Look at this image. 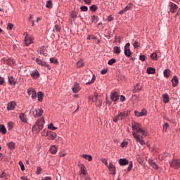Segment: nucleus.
Instances as JSON below:
<instances>
[{
	"label": "nucleus",
	"mask_w": 180,
	"mask_h": 180,
	"mask_svg": "<svg viewBox=\"0 0 180 180\" xmlns=\"http://www.w3.org/2000/svg\"><path fill=\"white\" fill-rule=\"evenodd\" d=\"M132 132L134 139H135L136 143H140L141 146H144V137L147 136L146 131L141 129V125L137 122L132 123Z\"/></svg>",
	"instance_id": "obj_1"
},
{
	"label": "nucleus",
	"mask_w": 180,
	"mask_h": 180,
	"mask_svg": "<svg viewBox=\"0 0 180 180\" xmlns=\"http://www.w3.org/2000/svg\"><path fill=\"white\" fill-rule=\"evenodd\" d=\"M44 124V120H39L36 122L35 124L32 127V130L36 133H40L41 130H43V126Z\"/></svg>",
	"instance_id": "obj_2"
},
{
	"label": "nucleus",
	"mask_w": 180,
	"mask_h": 180,
	"mask_svg": "<svg viewBox=\"0 0 180 180\" xmlns=\"http://www.w3.org/2000/svg\"><path fill=\"white\" fill-rule=\"evenodd\" d=\"M170 167L172 168H174L175 169H178L180 167V160L173 159L169 162Z\"/></svg>",
	"instance_id": "obj_3"
},
{
	"label": "nucleus",
	"mask_w": 180,
	"mask_h": 180,
	"mask_svg": "<svg viewBox=\"0 0 180 180\" xmlns=\"http://www.w3.org/2000/svg\"><path fill=\"white\" fill-rule=\"evenodd\" d=\"M32 112L34 117H40L41 115H43V110L42 109H34L33 110H30Z\"/></svg>",
	"instance_id": "obj_4"
},
{
	"label": "nucleus",
	"mask_w": 180,
	"mask_h": 180,
	"mask_svg": "<svg viewBox=\"0 0 180 180\" xmlns=\"http://www.w3.org/2000/svg\"><path fill=\"white\" fill-rule=\"evenodd\" d=\"M36 63H38L39 65H41V67H46L48 70H51V67L50 65L47 64L46 62L40 60L39 58H36Z\"/></svg>",
	"instance_id": "obj_5"
},
{
	"label": "nucleus",
	"mask_w": 180,
	"mask_h": 180,
	"mask_svg": "<svg viewBox=\"0 0 180 180\" xmlns=\"http://www.w3.org/2000/svg\"><path fill=\"white\" fill-rule=\"evenodd\" d=\"M27 94L32 99H36L37 98V93H36V90L33 88H30L27 89Z\"/></svg>",
	"instance_id": "obj_6"
},
{
	"label": "nucleus",
	"mask_w": 180,
	"mask_h": 180,
	"mask_svg": "<svg viewBox=\"0 0 180 180\" xmlns=\"http://www.w3.org/2000/svg\"><path fill=\"white\" fill-rule=\"evenodd\" d=\"M110 99L112 102H117V101H119V93L116 91L112 92L110 94Z\"/></svg>",
	"instance_id": "obj_7"
},
{
	"label": "nucleus",
	"mask_w": 180,
	"mask_h": 180,
	"mask_svg": "<svg viewBox=\"0 0 180 180\" xmlns=\"http://www.w3.org/2000/svg\"><path fill=\"white\" fill-rule=\"evenodd\" d=\"M101 96L98 94V93H94L93 96H89V101L92 102H98V100L101 99Z\"/></svg>",
	"instance_id": "obj_8"
},
{
	"label": "nucleus",
	"mask_w": 180,
	"mask_h": 180,
	"mask_svg": "<svg viewBox=\"0 0 180 180\" xmlns=\"http://www.w3.org/2000/svg\"><path fill=\"white\" fill-rule=\"evenodd\" d=\"M81 91V87L79 86V84L78 82H75L72 86V92L74 94H78Z\"/></svg>",
	"instance_id": "obj_9"
},
{
	"label": "nucleus",
	"mask_w": 180,
	"mask_h": 180,
	"mask_svg": "<svg viewBox=\"0 0 180 180\" xmlns=\"http://www.w3.org/2000/svg\"><path fill=\"white\" fill-rule=\"evenodd\" d=\"M46 134L49 140H54V139L57 137V134L51 131H49V132L46 133Z\"/></svg>",
	"instance_id": "obj_10"
},
{
	"label": "nucleus",
	"mask_w": 180,
	"mask_h": 180,
	"mask_svg": "<svg viewBox=\"0 0 180 180\" xmlns=\"http://www.w3.org/2000/svg\"><path fill=\"white\" fill-rule=\"evenodd\" d=\"M30 75L32 77L34 78V79H37V78L40 77V73H39V71L37 70V69H36L31 72Z\"/></svg>",
	"instance_id": "obj_11"
},
{
	"label": "nucleus",
	"mask_w": 180,
	"mask_h": 180,
	"mask_svg": "<svg viewBox=\"0 0 180 180\" xmlns=\"http://www.w3.org/2000/svg\"><path fill=\"white\" fill-rule=\"evenodd\" d=\"M118 162L121 167H124V165H129V160L126 158H120Z\"/></svg>",
	"instance_id": "obj_12"
},
{
	"label": "nucleus",
	"mask_w": 180,
	"mask_h": 180,
	"mask_svg": "<svg viewBox=\"0 0 180 180\" xmlns=\"http://www.w3.org/2000/svg\"><path fill=\"white\" fill-rule=\"evenodd\" d=\"M147 115V110L143 109L141 112L135 111V116L137 117H141V116H146Z\"/></svg>",
	"instance_id": "obj_13"
},
{
	"label": "nucleus",
	"mask_w": 180,
	"mask_h": 180,
	"mask_svg": "<svg viewBox=\"0 0 180 180\" xmlns=\"http://www.w3.org/2000/svg\"><path fill=\"white\" fill-rule=\"evenodd\" d=\"M19 118L22 123H27V117L25 115V113L21 112L19 115Z\"/></svg>",
	"instance_id": "obj_14"
},
{
	"label": "nucleus",
	"mask_w": 180,
	"mask_h": 180,
	"mask_svg": "<svg viewBox=\"0 0 180 180\" xmlns=\"http://www.w3.org/2000/svg\"><path fill=\"white\" fill-rule=\"evenodd\" d=\"M107 167L108 168V169H111L112 171V172L111 173L112 175H116V167H115V165H113V164H112V162H110V164L108 165Z\"/></svg>",
	"instance_id": "obj_15"
},
{
	"label": "nucleus",
	"mask_w": 180,
	"mask_h": 180,
	"mask_svg": "<svg viewBox=\"0 0 180 180\" xmlns=\"http://www.w3.org/2000/svg\"><path fill=\"white\" fill-rule=\"evenodd\" d=\"M172 86L175 88V86H178V84H179V79H178V77L174 76V77L172 79Z\"/></svg>",
	"instance_id": "obj_16"
},
{
	"label": "nucleus",
	"mask_w": 180,
	"mask_h": 180,
	"mask_svg": "<svg viewBox=\"0 0 180 180\" xmlns=\"http://www.w3.org/2000/svg\"><path fill=\"white\" fill-rule=\"evenodd\" d=\"M15 106H16V103L15 101L8 103L7 105V110H13V109H15Z\"/></svg>",
	"instance_id": "obj_17"
},
{
	"label": "nucleus",
	"mask_w": 180,
	"mask_h": 180,
	"mask_svg": "<svg viewBox=\"0 0 180 180\" xmlns=\"http://www.w3.org/2000/svg\"><path fill=\"white\" fill-rule=\"evenodd\" d=\"M39 54H42L44 57H47V51L46 50V47L41 46L39 49Z\"/></svg>",
	"instance_id": "obj_18"
},
{
	"label": "nucleus",
	"mask_w": 180,
	"mask_h": 180,
	"mask_svg": "<svg viewBox=\"0 0 180 180\" xmlns=\"http://www.w3.org/2000/svg\"><path fill=\"white\" fill-rule=\"evenodd\" d=\"M120 116V120H124L127 116H129V111H124L119 113Z\"/></svg>",
	"instance_id": "obj_19"
},
{
	"label": "nucleus",
	"mask_w": 180,
	"mask_h": 180,
	"mask_svg": "<svg viewBox=\"0 0 180 180\" xmlns=\"http://www.w3.org/2000/svg\"><path fill=\"white\" fill-rule=\"evenodd\" d=\"M170 11L172 12V13H175L176 12V10L178 9V6L174 3H172L169 5Z\"/></svg>",
	"instance_id": "obj_20"
},
{
	"label": "nucleus",
	"mask_w": 180,
	"mask_h": 180,
	"mask_svg": "<svg viewBox=\"0 0 180 180\" xmlns=\"http://www.w3.org/2000/svg\"><path fill=\"white\" fill-rule=\"evenodd\" d=\"M124 54L126 57H131V51H130V48H124Z\"/></svg>",
	"instance_id": "obj_21"
},
{
	"label": "nucleus",
	"mask_w": 180,
	"mask_h": 180,
	"mask_svg": "<svg viewBox=\"0 0 180 180\" xmlns=\"http://www.w3.org/2000/svg\"><path fill=\"white\" fill-rule=\"evenodd\" d=\"M141 91V86H140L139 84H136L133 89V93L136 94V92H140Z\"/></svg>",
	"instance_id": "obj_22"
},
{
	"label": "nucleus",
	"mask_w": 180,
	"mask_h": 180,
	"mask_svg": "<svg viewBox=\"0 0 180 180\" xmlns=\"http://www.w3.org/2000/svg\"><path fill=\"white\" fill-rule=\"evenodd\" d=\"M8 84L10 85H16V82H15V78L13 76L8 77Z\"/></svg>",
	"instance_id": "obj_23"
},
{
	"label": "nucleus",
	"mask_w": 180,
	"mask_h": 180,
	"mask_svg": "<svg viewBox=\"0 0 180 180\" xmlns=\"http://www.w3.org/2000/svg\"><path fill=\"white\" fill-rule=\"evenodd\" d=\"M44 94L41 91H39L37 93V98H38V101L39 102H43V96H44Z\"/></svg>",
	"instance_id": "obj_24"
},
{
	"label": "nucleus",
	"mask_w": 180,
	"mask_h": 180,
	"mask_svg": "<svg viewBox=\"0 0 180 180\" xmlns=\"http://www.w3.org/2000/svg\"><path fill=\"white\" fill-rule=\"evenodd\" d=\"M162 98L164 103H168V102H169V96H168V94H163Z\"/></svg>",
	"instance_id": "obj_25"
},
{
	"label": "nucleus",
	"mask_w": 180,
	"mask_h": 180,
	"mask_svg": "<svg viewBox=\"0 0 180 180\" xmlns=\"http://www.w3.org/2000/svg\"><path fill=\"white\" fill-rule=\"evenodd\" d=\"M70 16L72 19H73V20L75 21V19H77V16H78V11H72Z\"/></svg>",
	"instance_id": "obj_26"
},
{
	"label": "nucleus",
	"mask_w": 180,
	"mask_h": 180,
	"mask_svg": "<svg viewBox=\"0 0 180 180\" xmlns=\"http://www.w3.org/2000/svg\"><path fill=\"white\" fill-rule=\"evenodd\" d=\"M50 153L51 154H56L57 153V147H56V146H51L50 149Z\"/></svg>",
	"instance_id": "obj_27"
},
{
	"label": "nucleus",
	"mask_w": 180,
	"mask_h": 180,
	"mask_svg": "<svg viewBox=\"0 0 180 180\" xmlns=\"http://www.w3.org/2000/svg\"><path fill=\"white\" fill-rule=\"evenodd\" d=\"M7 146L9 148V150H15V147L16 146V144L14 142H10L8 143H7Z\"/></svg>",
	"instance_id": "obj_28"
},
{
	"label": "nucleus",
	"mask_w": 180,
	"mask_h": 180,
	"mask_svg": "<svg viewBox=\"0 0 180 180\" xmlns=\"http://www.w3.org/2000/svg\"><path fill=\"white\" fill-rule=\"evenodd\" d=\"M0 133L2 134H6V128L5 127V125L0 124Z\"/></svg>",
	"instance_id": "obj_29"
},
{
	"label": "nucleus",
	"mask_w": 180,
	"mask_h": 180,
	"mask_svg": "<svg viewBox=\"0 0 180 180\" xmlns=\"http://www.w3.org/2000/svg\"><path fill=\"white\" fill-rule=\"evenodd\" d=\"M149 164L154 168V169H158V165H157V163L153 160H150Z\"/></svg>",
	"instance_id": "obj_30"
},
{
	"label": "nucleus",
	"mask_w": 180,
	"mask_h": 180,
	"mask_svg": "<svg viewBox=\"0 0 180 180\" xmlns=\"http://www.w3.org/2000/svg\"><path fill=\"white\" fill-rule=\"evenodd\" d=\"M82 158H84L85 160H87V161H92V155H82Z\"/></svg>",
	"instance_id": "obj_31"
},
{
	"label": "nucleus",
	"mask_w": 180,
	"mask_h": 180,
	"mask_svg": "<svg viewBox=\"0 0 180 180\" xmlns=\"http://www.w3.org/2000/svg\"><path fill=\"white\" fill-rule=\"evenodd\" d=\"M146 72L148 74H155V68H148Z\"/></svg>",
	"instance_id": "obj_32"
},
{
	"label": "nucleus",
	"mask_w": 180,
	"mask_h": 180,
	"mask_svg": "<svg viewBox=\"0 0 180 180\" xmlns=\"http://www.w3.org/2000/svg\"><path fill=\"white\" fill-rule=\"evenodd\" d=\"M77 68H81V67H84V60L82 59H79L77 62Z\"/></svg>",
	"instance_id": "obj_33"
},
{
	"label": "nucleus",
	"mask_w": 180,
	"mask_h": 180,
	"mask_svg": "<svg viewBox=\"0 0 180 180\" xmlns=\"http://www.w3.org/2000/svg\"><path fill=\"white\" fill-rule=\"evenodd\" d=\"M6 63L8 64V65H12V64H15V61L11 58H7L6 60Z\"/></svg>",
	"instance_id": "obj_34"
},
{
	"label": "nucleus",
	"mask_w": 180,
	"mask_h": 180,
	"mask_svg": "<svg viewBox=\"0 0 180 180\" xmlns=\"http://www.w3.org/2000/svg\"><path fill=\"white\" fill-rule=\"evenodd\" d=\"M91 22H92L93 23H94V25H96V23H98V16H96V15H92L91 18Z\"/></svg>",
	"instance_id": "obj_35"
},
{
	"label": "nucleus",
	"mask_w": 180,
	"mask_h": 180,
	"mask_svg": "<svg viewBox=\"0 0 180 180\" xmlns=\"http://www.w3.org/2000/svg\"><path fill=\"white\" fill-rule=\"evenodd\" d=\"M80 171H81V174H82L83 175H86V172H85V165L84 164L81 165Z\"/></svg>",
	"instance_id": "obj_36"
},
{
	"label": "nucleus",
	"mask_w": 180,
	"mask_h": 180,
	"mask_svg": "<svg viewBox=\"0 0 180 180\" xmlns=\"http://www.w3.org/2000/svg\"><path fill=\"white\" fill-rule=\"evenodd\" d=\"M163 74H164L165 78H168L171 75V73L169 72V69H165L163 72Z\"/></svg>",
	"instance_id": "obj_37"
},
{
	"label": "nucleus",
	"mask_w": 180,
	"mask_h": 180,
	"mask_svg": "<svg viewBox=\"0 0 180 180\" xmlns=\"http://www.w3.org/2000/svg\"><path fill=\"white\" fill-rule=\"evenodd\" d=\"M46 6V8L51 9V8H53V1H51V0L47 1Z\"/></svg>",
	"instance_id": "obj_38"
},
{
	"label": "nucleus",
	"mask_w": 180,
	"mask_h": 180,
	"mask_svg": "<svg viewBox=\"0 0 180 180\" xmlns=\"http://www.w3.org/2000/svg\"><path fill=\"white\" fill-rule=\"evenodd\" d=\"M150 58L153 60V61H157V60H158V57L155 53H153L150 55Z\"/></svg>",
	"instance_id": "obj_39"
},
{
	"label": "nucleus",
	"mask_w": 180,
	"mask_h": 180,
	"mask_svg": "<svg viewBox=\"0 0 180 180\" xmlns=\"http://www.w3.org/2000/svg\"><path fill=\"white\" fill-rule=\"evenodd\" d=\"M113 52L115 53V54H120V48H119V46H115L113 48Z\"/></svg>",
	"instance_id": "obj_40"
},
{
	"label": "nucleus",
	"mask_w": 180,
	"mask_h": 180,
	"mask_svg": "<svg viewBox=\"0 0 180 180\" xmlns=\"http://www.w3.org/2000/svg\"><path fill=\"white\" fill-rule=\"evenodd\" d=\"M51 64H58V60L56 58H51L49 59Z\"/></svg>",
	"instance_id": "obj_41"
},
{
	"label": "nucleus",
	"mask_w": 180,
	"mask_h": 180,
	"mask_svg": "<svg viewBox=\"0 0 180 180\" xmlns=\"http://www.w3.org/2000/svg\"><path fill=\"white\" fill-rule=\"evenodd\" d=\"M132 8H133V4L129 3L127 6H125L124 9L125 10L126 12H127V11H130V9H131Z\"/></svg>",
	"instance_id": "obj_42"
},
{
	"label": "nucleus",
	"mask_w": 180,
	"mask_h": 180,
	"mask_svg": "<svg viewBox=\"0 0 180 180\" xmlns=\"http://www.w3.org/2000/svg\"><path fill=\"white\" fill-rule=\"evenodd\" d=\"M96 79V77L95 76V75H93V77L91 79L90 82H88L86 83V85H89L90 84H94L95 82V80Z\"/></svg>",
	"instance_id": "obj_43"
},
{
	"label": "nucleus",
	"mask_w": 180,
	"mask_h": 180,
	"mask_svg": "<svg viewBox=\"0 0 180 180\" xmlns=\"http://www.w3.org/2000/svg\"><path fill=\"white\" fill-rule=\"evenodd\" d=\"M112 120H113L114 123H117V121L120 120V114H118V115H115L113 117Z\"/></svg>",
	"instance_id": "obj_44"
},
{
	"label": "nucleus",
	"mask_w": 180,
	"mask_h": 180,
	"mask_svg": "<svg viewBox=\"0 0 180 180\" xmlns=\"http://www.w3.org/2000/svg\"><path fill=\"white\" fill-rule=\"evenodd\" d=\"M48 129H49L50 130H57V127H54V125L53 124V123H50L48 125Z\"/></svg>",
	"instance_id": "obj_45"
},
{
	"label": "nucleus",
	"mask_w": 180,
	"mask_h": 180,
	"mask_svg": "<svg viewBox=\"0 0 180 180\" xmlns=\"http://www.w3.org/2000/svg\"><path fill=\"white\" fill-rule=\"evenodd\" d=\"M97 10H98V7L96 6V5L94 4L90 6V11H91V12H95Z\"/></svg>",
	"instance_id": "obj_46"
},
{
	"label": "nucleus",
	"mask_w": 180,
	"mask_h": 180,
	"mask_svg": "<svg viewBox=\"0 0 180 180\" xmlns=\"http://www.w3.org/2000/svg\"><path fill=\"white\" fill-rule=\"evenodd\" d=\"M115 63H116V59L112 58L108 60V65H113V64H115Z\"/></svg>",
	"instance_id": "obj_47"
},
{
	"label": "nucleus",
	"mask_w": 180,
	"mask_h": 180,
	"mask_svg": "<svg viewBox=\"0 0 180 180\" xmlns=\"http://www.w3.org/2000/svg\"><path fill=\"white\" fill-rule=\"evenodd\" d=\"M134 49H139L140 47V43L139 41H135L133 44Z\"/></svg>",
	"instance_id": "obj_48"
},
{
	"label": "nucleus",
	"mask_w": 180,
	"mask_h": 180,
	"mask_svg": "<svg viewBox=\"0 0 180 180\" xmlns=\"http://www.w3.org/2000/svg\"><path fill=\"white\" fill-rule=\"evenodd\" d=\"M102 103H103L102 100L99 98L98 101H96V106H97L98 108H101V106H102Z\"/></svg>",
	"instance_id": "obj_49"
},
{
	"label": "nucleus",
	"mask_w": 180,
	"mask_h": 180,
	"mask_svg": "<svg viewBox=\"0 0 180 180\" xmlns=\"http://www.w3.org/2000/svg\"><path fill=\"white\" fill-rule=\"evenodd\" d=\"M80 11H82V12H88V7L86 6H82Z\"/></svg>",
	"instance_id": "obj_50"
},
{
	"label": "nucleus",
	"mask_w": 180,
	"mask_h": 180,
	"mask_svg": "<svg viewBox=\"0 0 180 180\" xmlns=\"http://www.w3.org/2000/svg\"><path fill=\"white\" fill-rule=\"evenodd\" d=\"M25 46H29L30 44H32V43H33V41L31 39H25Z\"/></svg>",
	"instance_id": "obj_51"
},
{
	"label": "nucleus",
	"mask_w": 180,
	"mask_h": 180,
	"mask_svg": "<svg viewBox=\"0 0 180 180\" xmlns=\"http://www.w3.org/2000/svg\"><path fill=\"white\" fill-rule=\"evenodd\" d=\"M128 164H129V167L127 168V171L130 172L131 171V168H133V162L130 161Z\"/></svg>",
	"instance_id": "obj_52"
},
{
	"label": "nucleus",
	"mask_w": 180,
	"mask_h": 180,
	"mask_svg": "<svg viewBox=\"0 0 180 180\" xmlns=\"http://www.w3.org/2000/svg\"><path fill=\"white\" fill-rule=\"evenodd\" d=\"M167 157H171V154H169L168 153H165L162 155V160H164V158H167Z\"/></svg>",
	"instance_id": "obj_53"
},
{
	"label": "nucleus",
	"mask_w": 180,
	"mask_h": 180,
	"mask_svg": "<svg viewBox=\"0 0 180 180\" xmlns=\"http://www.w3.org/2000/svg\"><path fill=\"white\" fill-rule=\"evenodd\" d=\"M49 131L47 130V129H44L42 131H41V135L42 136H44L45 137H47V133H49Z\"/></svg>",
	"instance_id": "obj_54"
},
{
	"label": "nucleus",
	"mask_w": 180,
	"mask_h": 180,
	"mask_svg": "<svg viewBox=\"0 0 180 180\" xmlns=\"http://www.w3.org/2000/svg\"><path fill=\"white\" fill-rule=\"evenodd\" d=\"M18 164L21 168V171H25V165H23V162L22 161H20Z\"/></svg>",
	"instance_id": "obj_55"
},
{
	"label": "nucleus",
	"mask_w": 180,
	"mask_h": 180,
	"mask_svg": "<svg viewBox=\"0 0 180 180\" xmlns=\"http://www.w3.org/2000/svg\"><path fill=\"white\" fill-rule=\"evenodd\" d=\"M8 130H11V129H13V122L8 123Z\"/></svg>",
	"instance_id": "obj_56"
},
{
	"label": "nucleus",
	"mask_w": 180,
	"mask_h": 180,
	"mask_svg": "<svg viewBox=\"0 0 180 180\" xmlns=\"http://www.w3.org/2000/svg\"><path fill=\"white\" fill-rule=\"evenodd\" d=\"M41 172V167H38L37 168V172H36L37 175H40Z\"/></svg>",
	"instance_id": "obj_57"
},
{
	"label": "nucleus",
	"mask_w": 180,
	"mask_h": 180,
	"mask_svg": "<svg viewBox=\"0 0 180 180\" xmlns=\"http://www.w3.org/2000/svg\"><path fill=\"white\" fill-rule=\"evenodd\" d=\"M101 162H103V164H104L106 167H108V160H106L105 158H102Z\"/></svg>",
	"instance_id": "obj_58"
},
{
	"label": "nucleus",
	"mask_w": 180,
	"mask_h": 180,
	"mask_svg": "<svg viewBox=\"0 0 180 180\" xmlns=\"http://www.w3.org/2000/svg\"><path fill=\"white\" fill-rule=\"evenodd\" d=\"M139 60H140L141 61H146V56H144V55H140V56H139Z\"/></svg>",
	"instance_id": "obj_59"
},
{
	"label": "nucleus",
	"mask_w": 180,
	"mask_h": 180,
	"mask_svg": "<svg viewBox=\"0 0 180 180\" xmlns=\"http://www.w3.org/2000/svg\"><path fill=\"white\" fill-rule=\"evenodd\" d=\"M55 30H56V32H60V30H61V27H60L58 25H55Z\"/></svg>",
	"instance_id": "obj_60"
},
{
	"label": "nucleus",
	"mask_w": 180,
	"mask_h": 180,
	"mask_svg": "<svg viewBox=\"0 0 180 180\" xmlns=\"http://www.w3.org/2000/svg\"><path fill=\"white\" fill-rule=\"evenodd\" d=\"M13 28V24L8 23L7 25V29H8L9 30H12Z\"/></svg>",
	"instance_id": "obj_61"
},
{
	"label": "nucleus",
	"mask_w": 180,
	"mask_h": 180,
	"mask_svg": "<svg viewBox=\"0 0 180 180\" xmlns=\"http://www.w3.org/2000/svg\"><path fill=\"white\" fill-rule=\"evenodd\" d=\"M106 72H108V69H106V68H104V69H103V70L101 71V74L102 75H105V74H106Z\"/></svg>",
	"instance_id": "obj_62"
},
{
	"label": "nucleus",
	"mask_w": 180,
	"mask_h": 180,
	"mask_svg": "<svg viewBox=\"0 0 180 180\" xmlns=\"http://www.w3.org/2000/svg\"><path fill=\"white\" fill-rule=\"evenodd\" d=\"M127 144H129V143L127 141H124L121 143V147L124 148L126 147V146H127Z\"/></svg>",
	"instance_id": "obj_63"
},
{
	"label": "nucleus",
	"mask_w": 180,
	"mask_h": 180,
	"mask_svg": "<svg viewBox=\"0 0 180 180\" xmlns=\"http://www.w3.org/2000/svg\"><path fill=\"white\" fill-rule=\"evenodd\" d=\"M42 180H51V176H46L44 179L42 178Z\"/></svg>",
	"instance_id": "obj_64"
}]
</instances>
